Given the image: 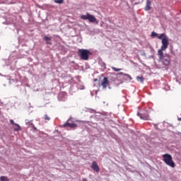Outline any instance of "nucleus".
Segmentation results:
<instances>
[{
    "label": "nucleus",
    "mask_w": 181,
    "mask_h": 181,
    "mask_svg": "<svg viewBox=\"0 0 181 181\" xmlns=\"http://www.w3.org/2000/svg\"><path fill=\"white\" fill-rule=\"evenodd\" d=\"M90 168H91V169H93V170L96 172V173H100V167L98 166V164L97 163L96 161H93L92 163V165H91Z\"/></svg>",
    "instance_id": "obj_8"
},
{
    "label": "nucleus",
    "mask_w": 181,
    "mask_h": 181,
    "mask_svg": "<svg viewBox=\"0 0 181 181\" xmlns=\"http://www.w3.org/2000/svg\"><path fill=\"white\" fill-rule=\"evenodd\" d=\"M0 180H1V181H9V179H8L7 177L1 176V177H0Z\"/></svg>",
    "instance_id": "obj_13"
},
{
    "label": "nucleus",
    "mask_w": 181,
    "mask_h": 181,
    "mask_svg": "<svg viewBox=\"0 0 181 181\" xmlns=\"http://www.w3.org/2000/svg\"><path fill=\"white\" fill-rule=\"evenodd\" d=\"M178 120H179V121H181V117H180V118H178Z\"/></svg>",
    "instance_id": "obj_23"
},
{
    "label": "nucleus",
    "mask_w": 181,
    "mask_h": 181,
    "mask_svg": "<svg viewBox=\"0 0 181 181\" xmlns=\"http://www.w3.org/2000/svg\"><path fill=\"white\" fill-rule=\"evenodd\" d=\"M100 86H102L103 90H105L110 86V81H108V78L104 77L103 80L100 82Z\"/></svg>",
    "instance_id": "obj_7"
},
{
    "label": "nucleus",
    "mask_w": 181,
    "mask_h": 181,
    "mask_svg": "<svg viewBox=\"0 0 181 181\" xmlns=\"http://www.w3.org/2000/svg\"><path fill=\"white\" fill-rule=\"evenodd\" d=\"M16 128L14 129V131H22V127L18 124H14Z\"/></svg>",
    "instance_id": "obj_12"
},
{
    "label": "nucleus",
    "mask_w": 181,
    "mask_h": 181,
    "mask_svg": "<svg viewBox=\"0 0 181 181\" xmlns=\"http://www.w3.org/2000/svg\"><path fill=\"white\" fill-rule=\"evenodd\" d=\"M83 181H87V180H86V178H83Z\"/></svg>",
    "instance_id": "obj_22"
},
{
    "label": "nucleus",
    "mask_w": 181,
    "mask_h": 181,
    "mask_svg": "<svg viewBox=\"0 0 181 181\" xmlns=\"http://www.w3.org/2000/svg\"><path fill=\"white\" fill-rule=\"evenodd\" d=\"M44 119L45 121H50V117H49V115H45Z\"/></svg>",
    "instance_id": "obj_15"
},
{
    "label": "nucleus",
    "mask_w": 181,
    "mask_h": 181,
    "mask_svg": "<svg viewBox=\"0 0 181 181\" xmlns=\"http://www.w3.org/2000/svg\"><path fill=\"white\" fill-rule=\"evenodd\" d=\"M81 19H83V21H88L91 23H98V21H97V18L94 16L88 13H86V15H82L81 16Z\"/></svg>",
    "instance_id": "obj_4"
},
{
    "label": "nucleus",
    "mask_w": 181,
    "mask_h": 181,
    "mask_svg": "<svg viewBox=\"0 0 181 181\" xmlns=\"http://www.w3.org/2000/svg\"><path fill=\"white\" fill-rule=\"evenodd\" d=\"M124 77H127V78H129V80H132V77L128 74H124Z\"/></svg>",
    "instance_id": "obj_18"
},
{
    "label": "nucleus",
    "mask_w": 181,
    "mask_h": 181,
    "mask_svg": "<svg viewBox=\"0 0 181 181\" xmlns=\"http://www.w3.org/2000/svg\"><path fill=\"white\" fill-rule=\"evenodd\" d=\"M151 36H152V37H159V35H158V33H156L155 32L151 33Z\"/></svg>",
    "instance_id": "obj_16"
},
{
    "label": "nucleus",
    "mask_w": 181,
    "mask_h": 181,
    "mask_svg": "<svg viewBox=\"0 0 181 181\" xmlns=\"http://www.w3.org/2000/svg\"><path fill=\"white\" fill-rule=\"evenodd\" d=\"M69 127L71 128L72 129H76L77 128V124L74 123V121H73V118H69L66 122L63 124V127Z\"/></svg>",
    "instance_id": "obj_5"
},
{
    "label": "nucleus",
    "mask_w": 181,
    "mask_h": 181,
    "mask_svg": "<svg viewBox=\"0 0 181 181\" xmlns=\"http://www.w3.org/2000/svg\"><path fill=\"white\" fill-rule=\"evenodd\" d=\"M55 4H63L64 0H54Z\"/></svg>",
    "instance_id": "obj_17"
},
{
    "label": "nucleus",
    "mask_w": 181,
    "mask_h": 181,
    "mask_svg": "<svg viewBox=\"0 0 181 181\" xmlns=\"http://www.w3.org/2000/svg\"><path fill=\"white\" fill-rule=\"evenodd\" d=\"M44 40H45V42H47V45H52V42H49V40H52V37H51L45 36L44 37Z\"/></svg>",
    "instance_id": "obj_10"
},
{
    "label": "nucleus",
    "mask_w": 181,
    "mask_h": 181,
    "mask_svg": "<svg viewBox=\"0 0 181 181\" xmlns=\"http://www.w3.org/2000/svg\"><path fill=\"white\" fill-rule=\"evenodd\" d=\"M33 129H35V131H36V129H37L36 128V127H35V125H33Z\"/></svg>",
    "instance_id": "obj_21"
},
{
    "label": "nucleus",
    "mask_w": 181,
    "mask_h": 181,
    "mask_svg": "<svg viewBox=\"0 0 181 181\" xmlns=\"http://www.w3.org/2000/svg\"><path fill=\"white\" fill-rule=\"evenodd\" d=\"M163 160L168 165V166H170V168H175V166H176L172 156L169 153L163 155Z\"/></svg>",
    "instance_id": "obj_3"
},
{
    "label": "nucleus",
    "mask_w": 181,
    "mask_h": 181,
    "mask_svg": "<svg viewBox=\"0 0 181 181\" xmlns=\"http://www.w3.org/2000/svg\"><path fill=\"white\" fill-rule=\"evenodd\" d=\"M158 39L161 40L162 43L160 49L158 51V59L163 66L168 67V66H170V54H165L163 55V51L166 50L169 47V39L165 33L160 34V36H158Z\"/></svg>",
    "instance_id": "obj_1"
},
{
    "label": "nucleus",
    "mask_w": 181,
    "mask_h": 181,
    "mask_svg": "<svg viewBox=\"0 0 181 181\" xmlns=\"http://www.w3.org/2000/svg\"><path fill=\"white\" fill-rule=\"evenodd\" d=\"M151 4L152 3L151 2V1L147 0L146 3V6L144 7V11H151V9H152V7L151 6Z\"/></svg>",
    "instance_id": "obj_9"
},
{
    "label": "nucleus",
    "mask_w": 181,
    "mask_h": 181,
    "mask_svg": "<svg viewBox=\"0 0 181 181\" xmlns=\"http://www.w3.org/2000/svg\"><path fill=\"white\" fill-rule=\"evenodd\" d=\"M118 74H119V76H125L124 74H124L123 72H119Z\"/></svg>",
    "instance_id": "obj_19"
},
{
    "label": "nucleus",
    "mask_w": 181,
    "mask_h": 181,
    "mask_svg": "<svg viewBox=\"0 0 181 181\" xmlns=\"http://www.w3.org/2000/svg\"><path fill=\"white\" fill-rule=\"evenodd\" d=\"M78 54L81 59V60H88L90 56H91L92 53L88 49H79L78 50Z\"/></svg>",
    "instance_id": "obj_2"
},
{
    "label": "nucleus",
    "mask_w": 181,
    "mask_h": 181,
    "mask_svg": "<svg viewBox=\"0 0 181 181\" xmlns=\"http://www.w3.org/2000/svg\"><path fill=\"white\" fill-rule=\"evenodd\" d=\"M137 115L140 117L141 119L149 120V113L146 110L143 111L142 113H138Z\"/></svg>",
    "instance_id": "obj_6"
},
{
    "label": "nucleus",
    "mask_w": 181,
    "mask_h": 181,
    "mask_svg": "<svg viewBox=\"0 0 181 181\" xmlns=\"http://www.w3.org/2000/svg\"><path fill=\"white\" fill-rule=\"evenodd\" d=\"M10 123L12 124V125H15V124H16V123H15V122H13V119L10 120Z\"/></svg>",
    "instance_id": "obj_20"
},
{
    "label": "nucleus",
    "mask_w": 181,
    "mask_h": 181,
    "mask_svg": "<svg viewBox=\"0 0 181 181\" xmlns=\"http://www.w3.org/2000/svg\"><path fill=\"white\" fill-rule=\"evenodd\" d=\"M137 81H140V83H144L145 81V78L144 76H136Z\"/></svg>",
    "instance_id": "obj_11"
},
{
    "label": "nucleus",
    "mask_w": 181,
    "mask_h": 181,
    "mask_svg": "<svg viewBox=\"0 0 181 181\" xmlns=\"http://www.w3.org/2000/svg\"><path fill=\"white\" fill-rule=\"evenodd\" d=\"M112 70H113L114 71H121V70H122V69L115 68L114 66H112Z\"/></svg>",
    "instance_id": "obj_14"
}]
</instances>
